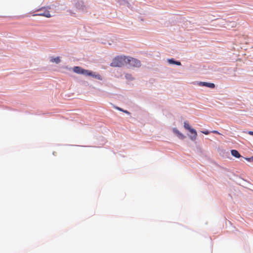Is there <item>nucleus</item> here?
Here are the masks:
<instances>
[{
	"instance_id": "f257e3e1",
	"label": "nucleus",
	"mask_w": 253,
	"mask_h": 253,
	"mask_svg": "<svg viewBox=\"0 0 253 253\" xmlns=\"http://www.w3.org/2000/svg\"><path fill=\"white\" fill-rule=\"evenodd\" d=\"M126 56H117L115 57L110 65L112 67H121L126 64Z\"/></svg>"
},
{
	"instance_id": "f03ea898",
	"label": "nucleus",
	"mask_w": 253,
	"mask_h": 253,
	"mask_svg": "<svg viewBox=\"0 0 253 253\" xmlns=\"http://www.w3.org/2000/svg\"><path fill=\"white\" fill-rule=\"evenodd\" d=\"M49 7H42L36 10V12H38V13L34 14L33 16H42L47 18H50L51 15L49 12Z\"/></svg>"
},
{
	"instance_id": "7ed1b4c3",
	"label": "nucleus",
	"mask_w": 253,
	"mask_h": 253,
	"mask_svg": "<svg viewBox=\"0 0 253 253\" xmlns=\"http://www.w3.org/2000/svg\"><path fill=\"white\" fill-rule=\"evenodd\" d=\"M126 64H128L131 66L134 67H139L141 66V62L139 60L129 56L126 57Z\"/></svg>"
},
{
	"instance_id": "20e7f679",
	"label": "nucleus",
	"mask_w": 253,
	"mask_h": 253,
	"mask_svg": "<svg viewBox=\"0 0 253 253\" xmlns=\"http://www.w3.org/2000/svg\"><path fill=\"white\" fill-rule=\"evenodd\" d=\"M82 74L85 76H92L98 80H102L101 76L99 74H95V73H93L89 70L84 69Z\"/></svg>"
},
{
	"instance_id": "39448f33",
	"label": "nucleus",
	"mask_w": 253,
	"mask_h": 253,
	"mask_svg": "<svg viewBox=\"0 0 253 253\" xmlns=\"http://www.w3.org/2000/svg\"><path fill=\"white\" fill-rule=\"evenodd\" d=\"M188 130L192 134V135L190 136V139L193 141L195 140L197 136V133L196 130L192 127Z\"/></svg>"
},
{
	"instance_id": "423d86ee",
	"label": "nucleus",
	"mask_w": 253,
	"mask_h": 253,
	"mask_svg": "<svg viewBox=\"0 0 253 253\" xmlns=\"http://www.w3.org/2000/svg\"><path fill=\"white\" fill-rule=\"evenodd\" d=\"M199 84L202 86H205L210 88H213L215 87V85L213 83H207V82H200Z\"/></svg>"
},
{
	"instance_id": "0eeeda50",
	"label": "nucleus",
	"mask_w": 253,
	"mask_h": 253,
	"mask_svg": "<svg viewBox=\"0 0 253 253\" xmlns=\"http://www.w3.org/2000/svg\"><path fill=\"white\" fill-rule=\"evenodd\" d=\"M84 69L79 66H76L73 68V71L77 74H82Z\"/></svg>"
},
{
	"instance_id": "6e6552de",
	"label": "nucleus",
	"mask_w": 253,
	"mask_h": 253,
	"mask_svg": "<svg viewBox=\"0 0 253 253\" xmlns=\"http://www.w3.org/2000/svg\"><path fill=\"white\" fill-rule=\"evenodd\" d=\"M231 153L232 155L236 158H239L241 157V155L239 152L236 150H232Z\"/></svg>"
},
{
	"instance_id": "1a4fd4ad",
	"label": "nucleus",
	"mask_w": 253,
	"mask_h": 253,
	"mask_svg": "<svg viewBox=\"0 0 253 253\" xmlns=\"http://www.w3.org/2000/svg\"><path fill=\"white\" fill-rule=\"evenodd\" d=\"M50 61L51 62H55L56 63L58 64L60 62V59L59 57H56L55 58H52L50 59Z\"/></svg>"
},
{
	"instance_id": "9d476101",
	"label": "nucleus",
	"mask_w": 253,
	"mask_h": 253,
	"mask_svg": "<svg viewBox=\"0 0 253 253\" xmlns=\"http://www.w3.org/2000/svg\"><path fill=\"white\" fill-rule=\"evenodd\" d=\"M184 127L186 129L188 130L191 128L188 123L187 122H185L184 123Z\"/></svg>"
},
{
	"instance_id": "9b49d317",
	"label": "nucleus",
	"mask_w": 253,
	"mask_h": 253,
	"mask_svg": "<svg viewBox=\"0 0 253 253\" xmlns=\"http://www.w3.org/2000/svg\"><path fill=\"white\" fill-rule=\"evenodd\" d=\"M173 131H174L175 133L177 134L178 135H180V136H182L183 137H184V136H183V135H182V134H181V133L179 131V130H177V129H176V128L173 129Z\"/></svg>"
},
{
	"instance_id": "f8f14e48",
	"label": "nucleus",
	"mask_w": 253,
	"mask_h": 253,
	"mask_svg": "<svg viewBox=\"0 0 253 253\" xmlns=\"http://www.w3.org/2000/svg\"><path fill=\"white\" fill-rule=\"evenodd\" d=\"M168 62L170 64H174L175 61L173 59H168Z\"/></svg>"
},
{
	"instance_id": "ddd939ff",
	"label": "nucleus",
	"mask_w": 253,
	"mask_h": 253,
	"mask_svg": "<svg viewBox=\"0 0 253 253\" xmlns=\"http://www.w3.org/2000/svg\"><path fill=\"white\" fill-rule=\"evenodd\" d=\"M126 77L127 79H132V78L131 77V75H130V74H126Z\"/></svg>"
},
{
	"instance_id": "4468645a",
	"label": "nucleus",
	"mask_w": 253,
	"mask_h": 253,
	"mask_svg": "<svg viewBox=\"0 0 253 253\" xmlns=\"http://www.w3.org/2000/svg\"><path fill=\"white\" fill-rule=\"evenodd\" d=\"M203 133L206 134V135H208L209 134L210 132L208 130H206V131H201Z\"/></svg>"
},
{
	"instance_id": "2eb2a0df",
	"label": "nucleus",
	"mask_w": 253,
	"mask_h": 253,
	"mask_svg": "<svg viewBox=\"0 0 253 253\" xmlns=\"http://www.w3.org/2000/svg\"><path fill=\"white\" fill-rule=\"evenodd\" d=\"M115 108L116 109H117L118 110H119V111H122V112H123V111H124V110H123V109H122V108H120V107H115Z\"/></svg>"
},
{
	"instance_id": "dca6fc26",
	"label": "nucleus",
	"mask_w": 253,
	"mask_h": 253,
	"mask_svg": "<svg viewBox=\"0 0 253 253\" xmlns=\"http://www.w3.org/2000/svg\"><path fill=\"white\" fill-rule=\"evenodd\" d=\"M174 64H176L177 65H181V63L179 61H175Z\"/></svg>"
},
{
	"instance_id": "f3484780",
	"label": "nucleus",
	"mask_w": 253,
	"mask_h": 253,
	"mask_svg": "<svg viewBox=\"0 0 253 253\" xmlns=\"http://www.w3.org/2000/svg\"><path fill=\"white\" fill-rule=\"evenodd\" d=\"M211 132L213 133H216V134H219V132H218L216 130H213L211 131Z\"/></svg>"
},
{
	"instance_id": "a211bd4d",
	"label": "nucleus",
	"mask_w": 253,
	"mask_h": 253,
	"mask_svg": "<svg viewBox=\"0 0 253 253\" xmlns=\"http://www.w3.org/2000/svg\"><path fill=\"white\" fill-rule=\"evenodd\" d=\"M248 134H250V135H253V131H249L248 132Z\"/></svg>"
},
{
	"instance_id": "6ab92c4d",
	"label": "nucleus",
	"mask_w": 253,
	"mask_h": 253,
	"mask_svg": "<svg viewBox=\"0 0 253 253\" xmlns=\"http://www.w3.org/2000/svg\"><path fill=\"white\" fill-rule=\"evenodd\" d=\"M123 112L127 114H130V113L129 112H128L127 110H124L123 111Z\"/></svg>"
},
{
	"instance_id": "aec40b11",
	"label": "nucleus",
	"mask_w": 253,
	"mask_h": 253,
	"mask_svg": "<svg viewBox=\"0 0 253 253\" xmlns=\"http://www.w3.org/2000/svg\"><path fill=\"white\" fill-rule=\"evenodd\" d=\"M248 161H250L251 158H246Z\"/></svg>"
}]
</instances>
